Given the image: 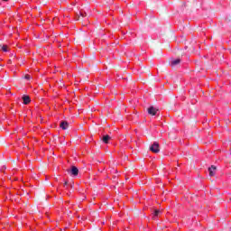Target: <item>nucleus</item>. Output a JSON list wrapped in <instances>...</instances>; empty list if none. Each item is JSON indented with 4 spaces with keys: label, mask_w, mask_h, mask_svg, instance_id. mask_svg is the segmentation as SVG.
<instances>
[{
    "label": "nucleus",
    "mask_w": 231,
    "mask_h": 231,
    "mask_svg": "<svg viewBox=\"0 0 231 231\" xmlns=\"http://www.w3.org/2000/svg\"><path fill=\"white\" fill-rule=\"evenodd\" d=\"M80 15H81L82 17H86V13L80 12Z\"/></svg>",
    "instance_id": "f8f14e48"
},
{
    "label": "nucleus",
    "mask_w": 231,
    "mask_h": 231,
    "mask_svg": "<svg viewBox=\"0 0 231 231\" xmlns=\"http://www.w3.org/2000/svg\"><path fill=\"white\" fill-rule=\"evenodd\" d=\"M209 176H216V166H211L208 168Z\"/></svg>",
    "instance_id": "20e7f679"
},
{
    "label": "nucleus",
    "mask_w": 231,
    "mask_h": 231,
    "mask_svg": "<svg viewBox=\"0 0 231 231\" xmlns=\"http://www.w3.org/2000/svg\"><path fill=\"white\" fill-rule=\"evenodd\" d=\"M64 185H68V182H65V184Z\"/></svg>",
    "instance_id": "ddd939ff"
},
{
    "label": "nucleus",
    "mask_w": 231,
    "mask_h": 231,
    "mask_svg": "<svg viewBox=\"0 0 231 231\" xmlns=\"http://www.w3.org/2000/svg\"><path fill=\"white\" fill-rule=\"evenodd\" d=\"M25 79H26V80H30L31 76L30 75H25Z\"/></svg>",
    "instance_id": "9b49d317"
},
{
    "label": "nucleus",
    "mask_w": 231,
    "mask_h": 231,
    "mask_svg": "<svg viewBox=\"0 0 231 231\" xmlns=\"http://www.w3.org/2000/svg\"><path fill=\"white\" fill-rule=\"evenodd\" d=\"M150 151H152V152H160V144L153 143L150 147Z\"/></svg>",
    "instance_id": "f257e3e1"
},
{
    "label": "nucleus",
    "mask_w": 231,
    "mask_h": 231,
    "mask_svg": "<svg viewBox=\"0 0 231 231\" xmlns=\"http://www.w3.org/2000/svg\"><path fill=\"white\" fill-rule=\"evenodd\" d=\"M111 139V137H109V135H104L103 136V142L104 143H108L109 140Z\"/></svg>",
    "instance_id": "6e6552de"
},
{
    "label": "nucleus",
    "mask_w": 231,
    "mask_h": 231,
    "mask_svg": "<svg viewBox=\"0 0 231 231\" xmlns=\"http://www.w3.org/2000/svg\"><path fill=\"white\" fill-rule=\"evenodd\" d=\"M23 104H25V106H27V104H30V97L25 96L23 97Z\"/></svg>",
    "instance_id": "423d86ee"
},
{
    "label": "nucleus",
    "mask_w": 231,
    "mask_h": 231,
    "mask_svg": "<svg viewBox=\"0 0 231 231\" xmlns=\"http://www.w3.org/2000/svg\"><path fill=\"white\" fill-rule=\"evenodd\" d=\"M3 1L7 2L8 0H3Z\"/></svg>",
    "instance_id": "4468645a"
},
{
    "label": "nucleus",
    "mask_w": 231,
    "mask_h": 231,
    "mask_svg": "<svg viewBox=\"0 0 231 231\" xmlns=\"http://www.w3.org/2000/svg\"><path fill=\"white\" fill-rule=\"evenodd\" d=\"M159 214H162V211L155 209L153 216H152V219H156V217H158Z\"/></svg>",
    "instance_id": "1a4fd4ad"
},
{
    "label": "nucleus",
    "mask_w": 231,
    "mask_h": 231,
    "mask_svg": "<svg viewBox=\"0 0 231 231\" xmlns=\"http://www.w3.org/2000/svg\"><path fill=\"white\" fill-rule=\"evenodd\" d=\"M2 51H4L6 53L8 51V46L3 45L2 46Z\"/></svg>",
    "instance_id": "9d476101"
},
{
    "label": "nucleus",
    "mask_w": 231,
    "mask_h": 231,
    "mask_svg": "<svg viewBox=\"0 0 231 231\" xmlns=\"http://www.w3.org/2000/svg\"><path fill=\"white\" fill-rule=\"evenodd\" d=\"M60 127H61V129H63V130H66V129H68V123L67 122H61L60 123Z\"/></svg>",
    "instance_id": "0eeeda50"
},
{
    "label": "nucleus",
    "mask_w": 231,
    "mask_h": 231,
    "mask_svg": "<svg viewBox=\"0 0 231 231\" xmlns=\"http://www.w3.org/2000/svg\"><path fill=\"white\" fill-rule=\"evenodd\" d=\"M69 172H70L72 176H79V169L75 166H72Z\"/></svg>",
    "instance_id": "7ed1b4c3"
},
{
    "label": "nucleus",
    "mask_w": 231,
    "mask_h": 231,
    "mask_svg": "<svg viewBox=\"0 0 231 231\" xmlns=\"http://www.w3.org/2000/svg\"><path fill=\"white\" fill-rule=\"evenodd\" d=\"M180 62H181V60L180 59L172 60L171 61V66L174 68V66H178V64H180Z\"/></svg>",
    "instance_id": "39448f33"
},
{
    "label": "nucleus",
    "mask_w": 231,
    "mask_h": 231,
    "mask_svg": "<svg viewBox=\"0 0 231 231\" xmlns=\"http://www.w3.org/2000/svg\"><path fill=\"white\" fill-rule=\"evenodd\" d=\"M148 113L149 115H152V116H156V115L158 114V109L154 106H150L148 108Z\"/></svg>",
    "instance_id": "f03ea898"
}]
</instances>
